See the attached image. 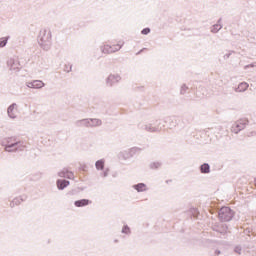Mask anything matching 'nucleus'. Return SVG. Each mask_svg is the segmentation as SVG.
<instances>
[{
  "label": "nucleus",
  "mask_w": 256,
  "mask_h": 256,
  "mask_svg": "<svg viewBox=\"0 0 256 256\" xmlns=\"http://www.w3.org/2000/svg\"><path fill=\"white\" fill-rule=\"evenodd\" d=\"M123 45H124L123 41H118L117 43H114L112 45L105 44L102 48V52L105 53L106 55H109L111 53H117V51H120Z\"/></svg>",
  "instance_id": "1"
},
{
  "label": "nucleus",
  "mask_w": 256,
  "mask_h": 256,
  "mask_svg": "<svg viewBox=\"0 0 256 256\" xmlns=\"http://www.w3.org/2000/svg\"><path fill=\"white\" fill-rule=\"evenodd\" d=\"M247 125H249V120L247 118H241L232 126V133H239V131H243Z\"/></svg>",
  "instance_id": "2"
},
{
  "label": "nucleus",
  "mask_w": 256,
  "mask_h": 256,
  "mask_svg": "<svg viewBox=\"0 0 256 256\" xmlns=\"http://www.w3.org/2000/svg\"><path fill=\"white\" fill-rule=\"evenodd\" d=\"M218 215L221 221H231L233 219V211L229 207H222Z\"/></svg>",
  "instance_id": "3"
},
{
  "label": "nucleus",
  "mask_w": 256,
  "mask_h": 256,
  "mask_svg": "<svg viewBox=\"0 0 256 256\" xmlns=\"http://www.w3.org/2000/svg\"><path fill=\"white\" fill-rule=\"evenodd\" d=\"M17 145H19L17 138H9L7 144L5 145V151H8V153L17 151V148H15Z\"/></svg>",
  "instance_id": "4"
},
{
  "label": "nucleus",
  "mask_w": 256,
  "mask_h": 256,
  "mask_svg": "<svg viewBox=\"0 0 256 256\" xmlns=\"http://www.w3.org/2000/svg\"><path fill=\"white\" fill-rule=\"evenodd\" d=\"M28 87L30 89H41V88L45 87V83H43V81H41V80H34V81L28 83Z\"/></svg>",
  "instance_id": "5"
},
{
  "label": "nucleus",
  "mask_w": 256,
  "mask_h": 256,
  "mask_svg": "<svg viewBox=\"0 0 256 256\" xmlns=\"http://www.w3.org/2000/svg\"><path fill=\"white\" fill-rule=\"evenodd\" d=\"M17 105L13 104L8 108V115L9 117H11L12 119H15V117H17Z\"/></svg>",
  "instance_id": "6"
},
{
  "label": "nucleus",
  "mask_w": 256,
  "mask_h": 256,
  "mask_svg": "<svg viewBox=\"0 0 256 256\" xmlns=\"http://www.w3.org/2000/svg\"><path fill=\"white\" fill-rule=\"evenodd\" d=\"M59 177H64L66 179H74L75 175L73 172L69 171L68 169H64L59 173Z\"/></svg>",
  "instance_id": "7"
},
{
  "label": "nucleus",
  "mask_w": 256,
  "mask_h": 256,
  "mask_svg": "<svg viewBox=\"0 0 256 256\" xmlns=\"http://www.w3.org/2000/svg\"><path fill=\"white\" fill-rule=\"evenodd\" d=\"M8 67H10L12 71H17L19 70V62H16L15 60L10 59L8 61Z\"/></svg>",
  "instance_id": "8"
},
{
  "label": "nucleus",
  "mask_w": 256,
  "mask_h": 256,
  "mask_svg": "<svg viewBox=\"0 0 256 256\" xmlns=\"http://www.w3.org/2000/svg\"><path fill=\"white\" fill-rule=\"evenodd\" d=\"M91 203L88 199H82L75 201L74 205L75 207H87Z\"/></svg>",
  "instance_id": "9"
},
{
  "label": "nucleus",
  "mask_w": 256,
  "mask_h": 256,
  "mask_svg": "<svg viewBox=\"0 0 256 256\" xmlns=\"http://www.w3.org/2000/svg\"><path fill=\"white\" fill-rule=\"evenodd\" d=\"M69 181L67 180H58L57 181V187L58 189H65V187H68Z\"/></svg>",
  "instance_id": "10"
},
{
  "label": "nucleus",
  "mask_w": 256,
  "mask_h": 256,
  "mask_svg": "<svg viewBox=\"0 0 256 256\" xmlns=\"http://www.w3.org/2000/svg\"><path fill=\"white\" fill-rule=\"evenodd\" d=\"M249 88V84H247L246 82H242L238 85V91H247V89Z\"/></svg>",
  "instance_id": "11"
},
{
  "label": "nucleus",
  "mask_w": 256,
  "mask_h": 256,
  "mask_svg": "<svg viewBox=\"0 0 256 256\" xmlns=\"http://www.w3.org/2000/svg\"><path fill=\"white\" fill-rule=\"evenodd\" d=\"M134 189H136V191H138V192H142L147 189V186H145V184H143V183H140V184L135 185Z\"/></svg>",
  "instance_id": "12"
},
{
  "label": "nucleus",
  "mask_w": 256,
  "mask_h": 256,
  "mask_svg": "<svg viewBox=\"0 0 256 256\" xmlns=\"http://www.w3.org/2000/svg\"><path fill=\"white\" fill-rule=\"evenodd\" d=\"M119 79H121L119 76L110 75L108 77V83H110V85H113V83H115V81H119Z\"/></svg>",
  "instance_id": "13"
},
{
  "label": "nucleus",
  "mask_w": 256,
  "mask_h": 256,
  "mask_svg": "<svg viewBox=\"0 0 256 256\" xmlns=\"http://www.w3.org/2000/svg\"><path fill=\"white\" fill-rule=\"evenodd\" d=\"M200 169H201V173H209L210 171L209 164H203Z\"/></svg>",
  "instance_id": "14"
},
{
  "label": "nucleus",
  "mask_w": 256,
  "mask_h": 256,
  "mask_svg": "<svg viewBox=\"0 0 256 256\" xmlns=\"http://www.w3.org/2000/svg\"><path fill=\"white\" fill-rule=\"evenodd\" d=\"M105 167V162L103 160H98L96 162V169H103Z\"/></svg>",
  "instance_id": "15"
},
{
  "label": "nucleus",
  "mask_w": 256,
  "mask_h": 256,
  "mask_svg": "<svg viewBox=\"0 0 256 256\" xmlns=\"http://www.w3.org/2000/svg\"><path fill=\"white\" fill-rule=\"evenodd\" d=\"M7 45V38L0 39V47H5Z\"/></svg>",
  "instance_id": "16"
},
{
  "label": "nucleus",
  "mask_w": 256,
  "mask_h": 256,
  "mask_svg": "<svg viewBox=\"0 0 256 256\" xmlns=\"http://www.w3.org/2000/svg\"><path fill=\"white\" fill-rule=\"evenodd\" d=\"M142 35H149V33H151V29L149 28H144L142 31H141Z\"/></svg>",
  "instance_id": "17"
},
{
  "label": "nucleus",
  "mask_w": 256,
  "mask_h": 256,
  "mask_svg": "<svg viewBox=\"0 0 256 256\" xmlns=\"http://www.w3.org/2000/svg\"><path fill=\"white\" fill-rule=\"evenodd\" d=\"M122 233H131V230L129 229V226H124L123 229H122Z\"/></svg>",
  "instance_id": "18"
},
{
  "label": "nucleus",
  "mask_w": 256,
  "mask_h": 256,
  "mask_svg": "<svg viewBox=\"0 0 256 256\" xmlns=\"http://www.w3.org/2000/svg\"><path fill=\"white\" fill-rule=\"evenodd\" d=\"M47 39H51V33H47Z\"/></svg>",
  "instance_id": "19"
}]
</instances>
